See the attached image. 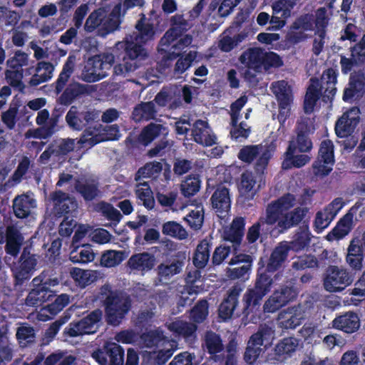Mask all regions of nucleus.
Wrapping results in <instances>:
<instances>
[{"label":"nucleus","mask_w":365,"mask_h":365,"mask_svg":"<svg viewBox=\"0 0 365 365\" xmlns=\"http://www.w3.org/2000/svg\"><path fill=\"white\" fill-rule=\"evenodd\" d=\"M200 182L197 177L189 176L180 185L181 193L185 197L195 195L200 190Z\"/></svg>","instance_id":"nucleus-63"},{"label":"nucleus","mask_w":365,"mask_h":365,"mask_svg":"<svg viewBox=\"0 0 365 365\" xmlns=\"http://www.w3.org/2000/svg\"><path fill=\"white\" fill-rule=\"evenodd\" d=\"M247 101V99L246 96H242L231 106V119L233 128L230 133L232 138H235V139L240 137L247 138L250 133V129L249 128H247V125L245 123H241L239 126L236 125V123L239 120L240 110L244 107Z\"/></svg>","instance_id":"nucleus-29"},{"label":"nucleus","mask_w":365,"mask_h":365,"mask_svg":"<svg viewBox=\"0 0 365 365\" xmlns=\"http://www.w3.org/2000/svg\"><path fill=\"white\" fill-rule=\"evenodd\" d=\"M114 62V55L109 52L101 53L90 58L82 71L81 79L89 83L101 80L108 76V72Z\"/></svg>","instance_id":"nucleus-6"},{"label":"nucleus","mask_w":365,"mask_h":365,"mask_svg":"<svg viewBox=\"0 0 365 365\" xmlns=\"http://www.w3.org/2000/svg\"><path fill=\"white\" fill-rule=\"evenodd\" d=\"M272 279L265 273H259L255 287L248 289L244 295L245 306L244 314L247 316L257 313L264 296L270 291Z\"/></svg>","instance_id":"nucleus-7"},{"label":"nucleus","mask_w":365,"mask_h":365,"mask_svg":"<svg viewBox=\"0 0 365 365\" xmlns=\"http://www.w3.org/2000/svg\"><path fill=\"white\" fill-rule=\"evenodd\" d=\"M54 210L58 215L67 214L74 211L77 207L76 201L67 194L61 191L56 192L52 195Z\"/></svg>","instance_id":"nucleus-41"},{"label":"nucleus","mask_w":365,"mask_h":365,"mask_svg":"<svg viewBox=\"0 0 365 365\" xmlns=\"http://www.w3.org/2000/svg\"><path fill=\"white\" fill-rule=\"evenodd\" d=\"M125 259L123 251L107 250L101 257V265L105 267H114L120 264Z\"/></svg>","instance_id":"nucleus-59"},{"label":"nucleus","mask_w":365,"mask_h":365,"mask_svg":"<svg viewBox=\"0 0 365 365\" xmlns=\"http://www.w3.org/2000/svg\"><path fill=\"white\" fill-rule=\"evenodd\" d=\"M135 29L136 32L127 36L125 41H123L126 43L125 46L130 47L133 51L137 48L144 49L142 45L153 39L155 34L153 26L146 21L144 15L136 24Z\"/></svg>","instance_id":"nucleus-12"},{"label":"nucleus","mask_w":365,"mask_h":365,"mask_svg":"<svg viewBox=\"0 0 365 365\" xmlns=\"http://www.w3.org/2000/svg\"><path fill=\"white\" fill-rule=\"evenodd\" d=\"M332 327L344 332L351 334L359 329L360 321L355 313L346 312L336 317L332 321Z\"/></svg>","instance_id":"nucleus-34"},{"label":"nucleus","mask_w":365,"mask_h":365,"mask_svg":"<svg viewBox=\"0 0 365 365\" xmlns=\"http://www.w3.org/2000/svg\"><path fill=\"white\" fill-rule=\"evenodd\" d=\"M270 89L275 96L279 106V116L286 118L289 112V106L292 101V90L286 81L273 82Z\"/></svg>","instance_id":"nucleus-15"},{"label":"nucleus","mask_w":365,"mask_h":365,"mask_svg":"<svg viewBox=\"0 0 365 365\" xmlns=\"http://www.w3.org/2000/svg\"><path fill=\"white\" fill-rule=\"evenodd\" d=\"M101 317V311L95 310L81 320L69 324L64 329L63 334L70 337L93 334L98 329Z\"/></svg>","instance_id":"nucleus-10"},{"label":"nucleus","mask_w":365,"mask_h":365,"mask_svg":"<svg viewBox=\"0 0 365 365\" xmlns=\"http://www.w3.org/2000/svg\"><path fill=\"white\" fill-rule=\"evenodd\" d=\"M353 219L354 215L351 212L346 213L335 227L327 234V240L329 241L339 240L348 235L353 227Z\"/></svg>","instance_id":"nucleus-39"},{"label":"nucleus","mask_w":365,"mask_h":365,"mask_svg":"<svg viewBox=\"0 0 365 365\" xmlns=\"http://www.w3.org/2000/svg\"><path fill=\"white\" fill-rule=\"evenodd\" d=\"M184 266V262L180 259H173L160 263L157 267L159 280L167 282L173 276L179 274Z\"/></svg>","instance_id":"nucleus-38"},{"label":"nucleus","mask_w":365,"mask_h":365,"mask_svg":"<svg viewBox=\"0 0 365 365\" xmlns=\"http://www.w3.org/2000/svg\"><path fill=\"white\" fill-rule=\"evenodd\" d=\"M192 135L196 143L205 146H211L216 142V136L205 120H197L193 123Z\"/></svg>","instance_id":"nucleus-28"},{"label":"nucleus","mask_w":365,"mask_h":365,"mask_svg":"<svg viewBox=\"0 0 365 365\" xmlns=\"http://www.w3.org/2000/svg\"><path fill=\"white\" fill-rule=\"evenodd\" d=\"M289 250V245L287 242L279 244L274 249L267 264L268 272H274L282 265L287 257Z\"/></svg>","instance_id":"nucleus-50"},{"label":"nucleus","mask_w":365,"mask_h":365,"mask_svg":"<svg viewBox=\"0 0 365 365\" xmlns=\"http://www.w3.org/2000/svg\"><path fill=\"white\" fill-rule=\"evenodd\" d=\"M162 170L161 164L158 162L147 163L144 167L140 168L135 175V180L138 181L143 178H154Z\"/></svg>","instance_id":"nucleus-64"},{"label":"nucleus","mask_w":365,"mask_h":365,"mask_svg":"<svg viewBox=\"0 0 365 365\" xmlns=\"http://www.w3.org/2000/svg\"><path fill=\"white\" fill-rule=\"evenodd\" d=\"M305 317L304 308L299 305L289 307L280 312L278 315L277 323L283 329H294L302 324Z\"/></svg>","instance_id":"nucleus-20"},{"label":"nucleus","mask_w":365,"mask_h":365,"mask_svg":"<svg viewBox=\"0 0 365 365\" xmlns=\"http://www.w3.org/2000/svg\"><path fill=\"white\" fill-rule=\"evenodd\" d=\"M364 255L360 246V241L354 239L347 249L346 262L353 269L359 271L362 268Z\"/></svg>","instance_id":"nucleus-42"},{"label":"nucleus","mask_w":365,"mask_h":365,"mask_svg":"<svg viewBox=\"0 0 365 365\" xmlns=\"http://www.w3.org/2000/svg\"><path fill=\"white\" fill-rule=\"evenodd\" d=\"M299 346V341L296 338H285L279 342L275 347V353L284 358L289 357Z\"/></svg>","instance_id":"nucleus-57"},{"label":"nucleus","mask_w":365,"mask_h":365,"mask_svg":"<svg viewBox=\"0 0 365 365\" xmlns=\"http://www.w3.org/2000/svg\"><path fill=\"white\" fill-rule=\"evenodd\" d=\"M49 113L46 109L40 110L36 116V122L38 125L42 126L41 128L36 130H29L25 133L26 138H40L51 135L53 131L50 128H46V125L48 123Z\"/></svg>","instance_id":"nucleus-43"},{"label":"nucleus","mask_w":365,"mask_h":365,"mask_svg":"<svg viewBox=\"0 0 365 365\" xmlns=\"http://www.w3.org/2000/svg\"><path fill=\"white\" fill-rule=\"evenodd\" d=\"M365 74L364 71H359L351 74L349 86L345 89L343 96L344 101L352 98H359L364 92Z\"/></svg>","instance_id":"nucleus-31"},{"label":"nucleus","mask_w":365,"mask_h":365,"mask_svg":"<svg viewBox=\"0 0 365 365\" xmlns=\"http://www.w3.org/2000/svg\"><path fill=\"white\" fill-rule=\"evenodd\" d=\"M106 16V9L100 8L93 12H92L88 18L86 19L85 24V29L87 31H93L98 26H101L103 29V21Z\"/></svg>","instance_id":"nucleus-62"},{"label":"nucleus","mask_w":365,"mask_h":365,"mask_svg":"<svg viewBox=\"0 0 365 365\" xmlns=\"http://www.w3.org/2000/svg\"><path fill=\"white\" fill-rule=\"evenodd\" d=\"M344 205V202L341 198H336L324 209L317 212L314 227L318 232H322L330 225Z\"/></svg>","instance_id":"nucleus-16"},{"label":"nucleus","mask_w":365,"mask_h":365,"mask_svg":"<svg viewBox=\"0 0 365 365\" xmlns=\"http://www.w3.org/2000/svg\"><path fill=\"white\" fill-rule=\"evenodd\" d=\"M322 87L325 89L324 97L331 99L336 93L335 85L337 81V73L333 68H329L324 71L322 76Z\"/></svg>","instance_id":"nucleus-51"},{"label":"nucleus","mask_w":365,"mask_h":365,"mask_svg":"<svg viewBox=\"0 0 365 365\" xmlns=\"http://www.w3.org/2000/svg\"><path fill=\"white\" fill-rule=\"evenodd\" d=\"M260 187V181L250 172L242 174L238 184L240 197L243 200H249L254 198Z\"/></svg>","instance_id":"nucleus-26"},{"label":"nucleus","mask_w":365,"mask_h":365,"mask_svg":"<svg viewBox=\"0 0 365 365\" xmlns=\"http://www.w3.org/2000/svg\"><path fill=\"white\" fill-rule=\"evenodd\" d=\"M124 42H117L109 53L114 55L115 58H118L120 51H125L126 56L123 57V62L117 63L113 67V74L122 77H127L135 71L138 67V61L143 59L146 56L145 49L140 48H135L133 51L130 47H126Z\"/></svg>","instance_id":"nucleus-5"},{"label":"nucleus","mask_w":365,"mask_h":365,"mask_svg":"<svg viewBox=\"0 0 365 365\" xmlns=\"http://www.w3.org/2000/svg\"><path fill=\"white\" fill-rule=\"evenodd\" d=\"M296 292L289 287L276 290L265 302L263 309L265 312L273 313L295 298Z\"/></svg>","instance_id":"nucleus-19"},{"label":"nucleus","mask_w":365,"mask_h":365,"mask_svg":"<svg viewBox=\"0 0 365 365\" xmlns=\"http://www.w3.org/2000/svg\"><path fill=\"white\" fill-rule=\"evenodd\" d=\"M200 274L197 270L189 272L187 274L185 281L186 285L181 286L178 292L180 294L178 306L184 307L185 304H190L196 295L200 292V285L195 284L200 282Z\"/></svg>","instance_id":"nucleus-17"},{"label":"nucleus","mask_w":365,"mask_h":365,"mask_svg":"<svg viewBox=\"0 0 365 365\" xmlns=\"http://www.w3.org/2000/svg\"><path fill=\"white\" fill-rule=\"evenodd\" d=\"M359 121V109L353 107L344 113L335 125L336 134L338 137L344 138L349 135L355 129Z\"/></svg>","instance_id":"nucleus-21"},{"label":"nucleus","mask_w":365,"mask_h":365,"mask_svg":"<svg viewBox=\"0 0 365 365\" xmlns=\"http://www.w3.org/2000/svg\"><path fill=\"white\" fill-rule=\"evenodd\" d=\"M264 51L258 48H250L240 56V62L249 69L260 72L263 68Z\"/></svg>","instance_id":"nucleus-37"},{"label":"nucleus","mask_w":365,"mask_h":365,"mask_svg":"<svg viewBox=\"0 0 365 365\" xmlns=\"http://www.w3.org/2000/svg\"><path fill=\"white\" fill-rule=\"evenodd\" d=\"M168 133L167 128L162 125L150 123L142 130L138 140L144 145H147L156 138L160 135H166Z\"/></svg>","instance_id":"nucleus-48"},{"label":"nucleus","mask_w":365,"mask_h":365,"mask_svg":"<svg viewBox=\"0 0 365 365\" xmlns=\"http://www.w3.org/2000/svg\"><path fill=\"white\" fill-rule=\"evenodd\" d=\"M162 232L165 235L178 240H185L188 236L185 229L180 223L175 221L165 222L162 227Z\"/></svg>","instance_id":"nucleus-58"},{"label":"nucleus","mask_w":365,"mask_h":365,"mask_svg":"<svg viewBox=\"0 0 365 365\" xmlns=\"http://www.w3.org/2000/svg\"><path fill=\"white\" fill-rule=\"evenodd\" d=\"M166 327L174 334L186 339L192 336L197 329L195 324L179 319L167 322Z\"/></svg>","instance_id":"nucleus-46"},{"label":"nucleus","mask_w":365,"mask_h":365,"mask_svg":"<svg viewBox=\"0 0 365 365\" xmlns=\"http://www.w3.org/2000/svg\"><path fill=\"white\" fill-rule=\"evenodd\" d=\"M299 153V152L293 150V144L291 146H288L282 163L283 168H300L309 162L311 158L308 155Z\"/></svg>","instance_id":"nucleus-44"},{"label":"nucleus","mask_w":365,"mask_h":365,"mask_svg":"<svg viewBox=\"0 0 365 365\" xmlns=\"http://www.w3.org/2000/svg\"><path fill=\"white\" fill-rule=\"evenodd\" d=\"M211 200L217 216L222 220L225 218L229 213L231 204L228 189L225 187H217Z\"/></svg>","instance_id":"nucleus-30"},{"label":"nucleus","mask_w":365,"mask_h":365,"mask_svg":"<svg viewBox=\"0 0 365 365\" xmlns=\"http://www.w3.org/2000/svg\"><path fill=\"white\" fill-rule=\"evenodd\" d=\"M37 259L34 255L24 251L19 262L13 268L15 278L19 282L28 279L35 270Z\"/></svg>","instance_id":"nucleus-24"},{"label":"nucleus","mask_w":365,"mask_h":365,"mask_svg":"<svg viewBox=\"0 0 365 365\" xmlns=\"http://www.w3.org/2000/svg\"><path fill=\"white\" fill-rule=\"evenodd\" d=\"M312 17L309 15L301 16L297 19L292 26L289 33V38L292 42L297 43L305 39L307 36L304 34L305 31H311L313 28Z\"/></svg>","instance_id":"nucleus-35"},{"label":"nucleus","mask_w":365,"mask_h":365,"mask_svg":"<svg viewBox=\"0 0 365 365\" xmlns=\"http://www.w3.org/2000/svg\"><path fill=\"white\" fill-rule=\"evenodd\" d=\"M311 239V234L307 225L300 227L289 245V249L298 252L307 247Z\"/></svg>","instance_id":"nucleus-54"},{"label":"nucleus","mask_w":365,"mask_h":365,"mask_svg":"<svg viewBox=\"0 0 365 365\" xmlns=\"http://www.w3.org/2000/svg\"><path fill=\"white\" fill-rule=\"evenodd\" d=\"M54 66L49 62L40 61L36 67V73L30 80L31 86H38L48 81L53 77Z\"/></svg>","instance_id":"nucleus-45"},{"label":"nucleus","mask_w":365,"mask_h":365,"mask_svg":"<svg viewBox=\"0 0 365 365\" xmlns=\"http://www.w3.org/2000/svg\"><path fill=\"white\" fill-rule=\"evenodd\" d=\"M156 110L153 102L142 103L138 105L133 112V118L135 121L148 120L154 118Z\"/></svg>","instance_id":"nucleus-53"},{"label":"nucleus","mask_w":365,"mask_h":365,"mask_svg":"<svg viewBox=\"0 0 365 365\" xmlns=\"http://www.w3.org/2000/svg\"><path fill=\"white\" fill-rule=\"evenodd\" d=\"M320 93L319 83L317 79H311V84L307 88L304 98V110L306 113L313 111Z\"/></svg>","instance_id":"nucleus-55"},{"label":"nucleus","mask_w":365,"mask_h":365,"mask_svg":"<svg viewBox=\"0 0 365 365\" xmlns=\"http://www.w3.org/2000/svg\"><path fill=\"white\" fill-rule=\"evenodd\" d=\"M352 282L353 279L346 269L331 267L327 271L324 279V287L329 292H336L344 289Z\"/></svg>","instance_id":"nucleus-14"},{"label":"nucleus","mask_w":365,"mask_h":365,"mask_svg":"<svg viewBox=\"0 0 365 365\" xmlns=\"http://www.w3.org/2000/svg\"><path fill=\"white\" fill-rule=\"evenodd\" d=\"M120 135L118 127L116 125L103 126L98 124L94 127L86 128L78 143L93 146L103 141L118 140Z\"/></svg>","instance_id":"nucleus-9"},{"label":"nucleus","mask_w":365,"mask_h":365,"mask_svg":"<svg viewBox=\"0 0 365 365\" xmlns=\"http://www.w3.org/2000/svg\"><path fill=\"white\" fill-rule=\"evenodd\" d=\"M252 259L250 255H235L229 264L230 265H235L240 263H243L240 267L227 269L226 275L231 279H236L240 278L247 279L250 274L251 269Z\"/></svg>","instance_id":"nucleus-27"},{"label":"nucleus","mask_w":365,"mask_h":365,"mask_svg":"<svg viewBox=\"0 0 365 365\" xmlns=\"http://www.w3.org/2000/svg\"><path fill=\"white\" fill-rule=\"evenodd\" d=\"M36 207V200L29 193L16 196L13 201L15 215L19 218H25L33 213Z\"/></svg>","instance_id":"nucleus-32"},{"label":"nucleus","mask_w":365,"mask_h":365,"mask_svg":"<svg viewBox=\"0 0 365 365\" xmlns=\"http://www.w3.org/2000/svg\"><path fill=\"white\" fill-rule=\"evenodd\" d=\"M100 298L105 301L107 321L118 325L130 307L129 297L123 293L114 292L109 284L103 285L100 290Z\"/></svg>","instance_id":"nucleus-2"},{"label":"nucleus","mask_w":365,"mask_h":365,"mask_svg":"<svg viewBox=\"0 0 365 365\" xmlns=\"http://www.w3.org/2000/svg\"><path fill=\"white\" fill-rule=\"evenodd\" d=\"M142 339L146 346L153 348L150 356L158 364L165 363L177 348L176 341L166 339L158 329L144 334Z\"/></svg>","instance_id":"nucleus-3"},{"label":"nucleus","mask_w":365,"mask_h":365,"mask_svg":"<svg viewBox=\"0 0 365 365\" xmlns=\"http://www.w3.org/2000/svg\"><path fill=\"white\" fill-rule=\"evenodd\" d=\"M70 275L76 284L81 288H85L102 277V274L98 270L83 269L78 267L72 268Z\"/></svg>","instance_id":"nucleus-33"},{"label":"nucleus","mask_w":365,"mask_h":365,"mask_svg":"<svg viewBox=\"0 0 365 365\" xmlns=\"http://www.w3.org/2000/svg\"><path fill=\"white\" fill-rule=\"evenodd\" d=\"M245 219L242 217L233 220L230 227H226L222 232V238L225 241L232 243L234 252H237L240 246L245 230Z\"/></svg>","instance_id":"nucleus-25"},{"label":"nucleus","mask_w":365,"mask_h":365,"mask_svg":"<svg viewBox=\"0 0 365 365\" xmlns=\"http://www.w3.org/2000/svg\"><path fill=\"white\" fill-rule=\"evenodd\" d=\"M274 337V331L267 325L261 326L257 333L252 335L245 353V359L249 364L254 363L259 356L264 341Z\"/></svg>","instance_id":"nucleus-11"},{"label":"nucleus","mask_w":365,"mask_h":365,"mask_svg":"<svg viewBox=\"0 0 365 365\" xmlns=\"http://www.w3.org/2000/svg\"><path fill=\"white\" fill-rule=\"evenodd\" d=\"M125 14V11H122L120 4H116L110 12L106 9V16L103 21V29L108 33L118 29Z\"/></svg>","instance_id":"nucleus-40"},{"label":"nucleus","mask_w":365,"mask_h":365,"mask_svg":"<svg viewBox=\"0 0 365 365\" xmlns=\"http://www.w3.org/2000/svg\"><path fill=\"white\" fill-rule=\"evenodd\" d=\"M242 291V288L236 285L229 292L227 298L220 304L219 307V316L223 320L231 318L234 309H235L238 301L237 298Z\"/></svg>","instance_id":"nucleus-36"},{"label":"nucleus","mask_w":365,"mask_h":365,"mask_svg":"<svg viewBox=\"0 0 365 365\" xmlns=\"http://www.w3.org/2000/svg\"><path fill=\"white\" fill-rule=\"evenodd\" d=\"M192 43L190 35H181V33H174L168 42L163 43V38L160 39L158 50L169 55L178 56L180 52Z\"/></svg>","instance_id":"nucleus-22"},{"label":"nucleus","mask_w":365,"mask_h":365,"mask_svg":"<svg viewBox=\"0 0 365 365\" xmlns=\"http://www.w3.org/2000/svg\"><path fill=\"white\" fill-rule=\"evenodd\" d=\"M23 237L16 228L8 227L6 230V252L11 256L16 257L20 250Z\"/></svg>","instance_id":"nucleus-49"},{"label":"nucleus","mask_w":365,"mask_h":365,"mask_svg":"<svg viewBox=\"0 0 365 365\" xmlns=\"http://www.w3.org/2000/svg\"><path fill=\"white\" fill-rule=\"evenodd\" d=\"M334 163L333 143L329 140H323L320 145L317 160L313 165L314 175L317 176L328 175L332 170Z\"/></svg>","instance_id":"nucleus-13"},{"label":"nucleus","mask_w":365,"mask_h":365,"mask_svg":"<svg viewBox=\"0 0 365 365\" xmlns=\"http://www.w3.org/2000/svg\"><path fill=\"white\" fill-rule=\"evenodd\" d=\"M105 349L108 359L102 351L98 350L92 354V357L100 365H123L124 351L120 346L114 342L108 341L106 343Z\"/></svg>","instance_id":"nucleus-18"},{"label":"nucleus","mask_w":365,"mask_h":365,"mask_svg":"<svg viewBox=\"0 0 365 365\" xmlns=\"http://www.w3.org/2000/svg\"><path fill=\"white\" fill-rule=\"evenodd\" d=\"M126 264L131 272H140L144 274L154 267L155 258L153 255L144 252L132 255Z\"/></svg>","instance_id":"nucleus-23"},{"label":"nucleus","mask_w":365,"mask_h":365,"mask_svg":"<svg viewBox=\"0 0 365 365\" xmlns=\"http://www.w3.org/2000/svg\"><path fill=\"white\" fill-rule=\"evenodd\" d=\"M295 202L294 195L287 194L268 204L264 215L249 228L247 235L248 242L252 243L257 241L261 227L262 230L268 231L269 228H264L265 225L276 224L279 231L283 232L298 225L304 217L307 209L297 207L288 212L295 205Z\"/></svg>","instance_id":"nucleus-1"},{"label":"nucleus","mask_w":365,"mask_h":365,"mask_svg":"<svg viewBox=\"0 0 365 365\" xmlns=\"http://www.w3.org/2000/svg\"><path fill=\"white\" fill-rule=\"evenodd\" d=\"M76 189L83 195V197L90 200L98 195L97 184L94 180L91 181H78Z\"/></svg>","instance_id":"nucleus-61"},{"label":"nucleus","mask_w":365,"mask_h":365,"mask_svg":"<svg viewBox=\"0 0 365 365\" xmlns=\"http://www.w3.org/2000/svg\"><path fill=\"white\" fill-rule=\"evenodd\" d=\"M209 258V244L207 240H202L197 246L192 258L193 264L197 268H203L207 264Z\"/></svg>","instance_id":"nucleus-56"},{"label":"nucleus","mask_w":365,"mask_h":365,"mask_svg":"<svg viewBox=\"0 0 365 365\" xmlns=\"http://www.w3.org/2000/svg\"><path fill=\"white\" fill-rule=\"evenodd\" d=\"M58 284L56 277L48 278L45 272H42L32 280L33 288L26 299V305L38 306L49 300L54 295L51 288Z\"/></svg>","instance_id":"nucleus-8"},{"label":"nucleus","mask_w":365,"mask_h":365,"mask_svg":"<svg viewBox=\"0 0 365 365\" xmlns=\"http://www.w3.org/2000/svg\"><path fill=\"white\" fill-rule=\"evenodd\" d=\"M136 196L140 202L148 209H152L155 205V200L149 185L145 183H141L137 186Z\"/></svg>","instance_id":"nucleus-60"},{"label":"nucleus","mask_w":365,"mask_h":365,"mask_svg":"<svg viewBox=\"0 0 365 365\" xmlns=\"http://www.w3.org/2000/svg\"><path fill=\"white\" fill-rule=\"evenodd\" d=\"M171 29H170L163 36V43L168 42L169 39L172 38L174 33H182L183 31H186L188 27V23L185 19L182 14H176L173 16L170 19Z\"/></svg>","instance_id":"nucleus-52"},{"label":"nucleus","mask_w":365,"mask_h":365,"mask_svg":"<svg viewBox=\"0 0 365 365\" xmlns=\"http://www.w3.org/2000/svg\"><path fill=\"white\" fill-rule=\"evenodd\" d=\"M72 247L69 258L73 263L86 264L94 260L95 254L88 245H83L81 248L78 245Z\"/></svg>","instance_id":"nucleus-47"},{"label":"nucleus","mask_w":365,"mask_h":365,"mask_svg":"<svg viewBox=\"0 0 365 365\" xmlns=\"http://www.w3.org/2000/svg\"><path fill=\"white\" fill-rule=\"evenodd\" d=\"M270 139L269 145L259 144L243 147L238 153V158L245 163H251L256 159V170L262 173L278 145L276 135H272Z\"/></svg>","instance_id":"nucleus-4"}]
</instances>
